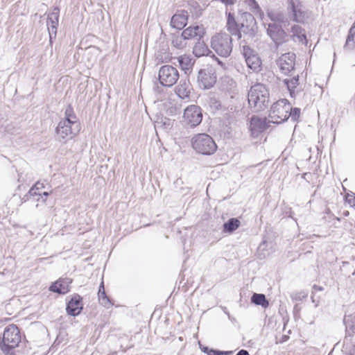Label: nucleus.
<instances>
[{
  "label": "nucleus",
  "mask_w": 355,
  "mask_h": 355,
  "mask_svg": "<svg viewBox=\"0 0 355 355\" xmlns=\"http://www.w3.org/2000/svg\"><path fill=\"white\" fill-rule=\"evenodd\" d=\"M223 311H224V313H225V314H227V315L228 318L230 319V318H231V315H230V313L227 311V308H226V307H225V308L223 309Z\"/></svg>",
  "instance_id": "09e8293b"
},
{
  "label": "nucleus",
  "mask_w": 355,
  "mask_h": 355,
  "mask_svg": "<svg viewBox=\"0 0 355 355\" xmlns=\"http://www.w3.org/2000/svg\"><path fill=\"white\" fill-rule=\"evenodd\" d=\"M83 298L78 294H75L67 304L66 311L68 315L71 316L78 315L83 309Z\"/></svg>",
  "instance_id": "dca6fc26"
},
{
  "label": "nucleus",
  "mask_w": 355,
  "mask_h": 355,
  "mask_svg": "<svg viewBox=\"0 0 355 355\" xmlns=\"http://www.w3.org/2000/svg\"><path fill=\"white\" fill-rule=\"evenodd\" d=\"M198 86L204 89L211 88L216 82V76L213 69L207 68L200 69L198 74Z\"/></svg>",
  "instance_id": "9b49d317"
},
{
  "label": "nucleus",
  "mask_w": 355,
  "mask_h": 355,
  "mask_svg": "<svg viewBox=\"0 0 355 355\" xmlns=\"http://www.w3.org/2000/svg\"><path fill=\"white\" fill-rule=\"evenodd\" d=\"M188 13L185 10H180L173 15L171 19V26L176 29H182L187 24Z\"/></svg>",
  "instance_id": "a211bd4d"
},
{
  "label": "nucleus",
  "mask_w": 355,
  "mask_h": 355,
  "mask_svg": "<svg viewBox=\"0 0 355 355\" xmlns=\"http://www.w3.org/2000/svg\"><path fill=\"white\" fill-rule=\"evenodd\" d=\"M193 148L198 153L211 155L217 150L214 139L206 133L198 134L191 139Z\"/></svg>",
  "instance_id": "20e7f679"
},
{
  "label": "nucleus",
  "mask_w": 355,
  "mask_h": 355,
  "mask_svg": "<svg viewBox=\"0 0 355 355\" xmlns=\"http://www.w3.org/2000/svg\"><path fill=\"white\" fill-rule=\"evenodd\" d=\"M287 11L291 19L297 23L304 21L306 14L303 10V6L300 0H286Z\"/></svg>",
  "instance_id": "9d476101"
},
{
  "label": "nucleus",
  "mask_w": 355,
  "mask_h": 355,
  "mask_svg": "<svg viewBox=\"0 0 355 355\" xmlns=\"http://www.w3.org/2000/svg\"><path fill=\"white\" fill-rule=\"evenodd\" d=\"M268 128L266 120L257 116H252L250 121V130L252 135H259Z\"/></svg>",
  "instance_id": "aec40b11"
},
{
  "label": "nucleus",
  "mask_w": 355,
  "mask_h": 355,
  "mask_svg": "<svg viewBox=\"0 0 355 355\" xmlns=\"http://www.w3.org/2000/svg\"><path fill=\"white\" fill-rule=\"evenodd\" d=\"M241 28H246L247 31H253L256 26V20L254 16L248 12L241 14Z\"/></svg>",
  "instance_id": "5701e85b"
},
{
  "label": "nucleus",
  "mask_w": 355,
  "mask_h": 355,
  "mask_svg": "<svg viewBox=\"0 0 355 355\" xmlns=\"http://www.w3.org/2000/svg\"><path fill=\"white\" fill-rule=\"evenodd\" d=\"M208 49L205 44L201 42H198L195 44L193 53L196 57H200L206 54Z\"/></svg>",
  "instance_id": "f704fd0d"
},
{
  "label": "nucleus",
  "mask_w": 355,
  "mask_h": 355,
  "mask_svg": "<svg viewBox=\"0 0 355 355\" xmlns=\"http://www.w3.org/2000/svg\"><path fill=\"white\" fill-rule=\"evenodd\" d=\"M243 55L248 68L254 72H258L261 69V60L258 54L248 46L243 48Z\"/></svg>",
  "instance_id": "4468645a"
},
{
  "label": "nucleus",
  "mask_w": 355,
  "mask_h": 355,
  "mask_svg": "<svg viewBox=\"0 0 355 355\" xmlns=\"http://www.w3.org/2000/svg\"><path fill=\"white\" fill-rule=\"evenodd\" d=\"M21 340V334L17 325L10 324L3 331L0 347L3 352L8 353L19 345Z\"/></svg>",
  "instance_id": "39448f33"
},
{
  "label": "nucleus",
  "mask_w": 355,
  "mask_h": 355,
  "mask_svg": "<svg viewBox=\"0 0 355 355\" xmlns=\"http://www.w3.org/2000/svg\"><path fill=\"white\" fill-rule=\"evenodd\" d=\"M184 40L183 37H182V35L180 36H177L176 37L173 38L172 40V43L174 46L178 48V49H182L186 45L185 43L183 42Z\"/></svg>",
  "instance_id": "4c0bfd02"
},
{
  "label": "nucleus",
  "mask_w": 355,
  "mask_h": 355,
  "mask_svg": "<svg viewBox=\"0 0 355 355\" xmlns=\"http://www.w3.org/2000/svg\"><path fill=\"white\" fill-rule=\"evenodd\" d=\"M251 302L263 308H267L269 306V302L265 295L261 293H254L251 297Z\"/></svg>",
  "instance_id": "2f4dec72"
},
{
  "label": "nucleus",
  "mask_w": 355,
  "mask_h": 355,
  "mask_svg": "<svg viewBox=\"0 0 355 355\" xmlns=\"http://www.w3.org/2000/svg\"><path fill=\"white\" fill-rule=\"evenodd\" d=\"M301 110L298 107L292 108L291 107V110H289L287 115V120L290 118L291 120L293 122H296L298 121L300 116Z\"/></svg>",
  "instance_id": "e433bc0d"
},
{
  "label": "nucleus",
  "mask_w": 355,
  "mask_h": 355,
  "mask_svg": "<svg viewBox=\"0 0 355 355\" xmlns=\"http://www.w3.org/2000/svg\"><path fill=\"white\" fill-rule=\"evenodd\" d=\"M62 121L72 123H79L71 105H68L65 108L64 118Z\"/></svg>",
  "instance_id": "473e14b6"
},
{
  "label": "nucleus",
  "mask_w": 355,
  "mask_h": 355,
  "mask_svg": "<svg viewBox=\"0 0 355 355\" xmlns=\"http://www.w3.org/2000/svg\"><path fill=\"white\" fill-rule=\"evenodd\" d=\"M184 122L191 128L198 125L202 120L201 108L196 105H191L184 109L183 115Z\"/></svg>",
  "instance_id": "1a4fd4ad"
},
{
  "label": "nucleus",
  "mask_w": 355,
  "mask_h": 355,
  "mask_svg": "<svg viewBox=\"0 0 355 355\" xmlns=\"http://www.w3.org/2000/svg\"><path fill=\"white\" fill-rule=\"evenodd\" d=\"M283 82L286 85L290 96L292 98L295 97V88L299 85V75L294 76L291 78H285Z\"/></svg>",
  "instance_id": "a878e982"
},
{
  "label": "nucleus",
  "mask_w": 355,
  "mask_h": 355,
  "mask_svg": "<svg viewBox=\"0 0 355 355\" xmlns=\"http://www.w3.org/2000/svg\"><path fill=\"white\" fill-rule=\"evenodd\" d=\"M343 322L345 325L346 336L343 340L342 352L346 355H354L355 342L354 340V334H355V316L352 313H346Z\"/></svg>",
  "instance_id": "f03ea898"
},
{
  "label": "nucleus",
  "mask_w": 355,
  "mask_h": 355,
  "mask_svg": "<svg viewBox=\"0 0 355 355\" xmlns=\"http://www.w3.org/2000/svg\"><path fill=\"white\" fill-rule=\"evenodd\" d=\"M241 225L240 220L236 218H230L223 224V232L224 233L231 234L237 230Z\"/></svg>",
  "instance_id": "bb28decb"
},
{
  "label": "nucleus",
  "mask_w": 355,
  "mask_h": 355,
  "mask_svg": "<svg viewBox=\"0 0 355 355\" xmlns=\"http://www.w3.org/2000/svg\"><path fill=\"white\" fill-rule=\"evenodd\" d=\"M45 187L43 182H37L29 190L28 193L24 196V201L28 200V197H37L42 196L41 191Z\"/></svg>",
  "instance_id": "cd10ccee"
},
{
  "label": "nucleus",
  "mask_w": 355,
  "mask_h": 355,
  "mask_svg": "<svg viewBox=\"0 0 355 355\" xmlns=\"http://www.w3.org/2000/svg\"><path fill=\"white\" fill-rule=\"evenodd\" d=\"M290 110L291 104L286 98L274 103L269 112L270 122L279 124L287 121V115Z\"/></svg>",
  "instance_id": "423d86ee"
},
{
  "label": "nucleus",
  "mask_w": 355,
  "mask_h": 355,
  "mask_svg": "<svg viewBox=\"0 0 355 355\" xmlns=\"http://www.w3.org/2000/svg\"><path fill=\"white\" fill-rule=\"evenodd\" d=\"M6 120L3 117L0 116V132H3V128L6 125Z\"/></svg>",
  "instance_id": "37998d69"
},
{
  "label": "nucleus",
  "mask_w": 355,
  "mask_h": 355,
  "mask_svg": "<svg viewBox=\"0 0 355 355\" xmlns=\"http://www.w3.org/2000/svg\"><path fill=\"white\" fill-rule=\"evenodd\" d=\"M236 355H250V354L245 349H241L237 352Z\"/></svg>",
  "instance_id": "c03bdc74"
},
{
  "label": "nucleus",
  "mask_w": 355,
  "mask_h": 355,
  "mask_svg": "<svg viewBox=\"0 0 355 355\" xmlns=\"http://www.w3.org/2000/svg\"><path fill=\"white\" fill-rule=\"evenodd\" d=\"M101 291H105L103 281H102L101 283L100 284L98 293H101Z\"/></svg>",
  "instance_id": "a18cd8bd"
},
{
  "label": "nucleus",
  "mask_w": 355,
  "mask_h": 355,
  "mask_svg": "<svg viewBox=\"0 0 355 355\" xmlns=\"http://www.w3.org/2000/svg\"><path fill=\"white\" fill-rule=\"evenodd\" d=\"M334 58L336 57V53H334ZM335 62V59L334 60V62Z\"/></svg>",
  "instance_id": "3c124183"
},
{
  "label": "nucleus",
  "mask_w": 355,
  "mask_h": 355,
  "mask_svg": "<svg viewBox=\"0 0 355 355\" xmlns=\"http://www.w3.org/2000/svg\"><path fill=\"white\" fill-rule=\"evenodd\" d=\"M248 103L254 112H259L268 107L269 103V92L261 83L251 87L248 95Z\"/></svg>",
  "instance_id": "f257e3e1"
},
{
  "label": "nucleus",
  "mask_w": 355,
  "mask_h": 355,
  "mask_svg": "<svg viewBox=\"0 0 355 355\" xmlns=\"http://www.w3.org/2000/svg\"><path fill=\"white\" fill-rule=\"evenodd\" d=\"M355 22H354L349 29V35L346 40V42L344 45L345 51H352L355 48V41H354V35H355Z\"/></svg>",
  "instance_id": "c85d7f7f"
},
{
  "label": "nucleus",
  "mask_w": 355,
  "mask_h": 355,
  "mask_svg": "<svg viewBox=\"0 0 355 355\" xmlns=\"http://www.w3.org/2000/svg\"><path fill=\"white\" fill-rule=\"evenodd\" d=\"M267 33L277 46L287 41L288 35L279 24H269Z\"/></svg>",
  "instance_id": "2eb2a0df"
},
{
  "label": "nucleus",
  "mask_w": 355,
  "mask_h": 355,
  "mask_svg": "<svg viewBox=\"0 0 355 355\" xmlns=\"http://www.w3.org/2000/svg\"><path fill=\"white\" fill-rule=\"evenodd\" d=\"M295 54L291 52L282 55L277 60L280 71L285 75L292 76L295 69Z\"/></svg>",
  "instance_id": "f8f14e48"
},
{
  "label": "nucleus",
  "mask_w": 355,
  "mask_h": 355,
  "mask_svg": "<svg viewBox=\"0 0 355 355\" xmlns=\"http://www.w3.org/2000/svg\"><path fill=\"white\" fill-rule=\"evenodd\" d=\"M60 8L54 7L53 10L47 15L46 26L49 35V42L52 44L55 39L59 21Z\"/></svg>",
  "instance_id": "ddd939ff"
},
{
  "label": "nucleus",
  "mask_w": 355,
  "mask_h": 355,
  "mask_svg": "<svg viewBox=\"0 0 355 355\" xmlns=\"http://www.w3.org/2000/svg\"><path fill=\"white\" fill-rule=\"evenodd\" d=\"M203 28L199 26H189L182 33L184 40L195 39L199 40L203 35Z\"/></svg>",
  "instance_id": "6ab92c4d"
},
{
  "label": "nucleus",
  "mask_w": 355,
  "mask_h": 355,
  "mask_svg": "<svg viewBox=\"0 0 355 355\" xmlns=\"http://www.w3.org/2000/svg\"><path fill=\"white\" fill-rule=\"evenodd\" d=\"M41 194H42V196H37V198H36V200L40 201V200L42 199V201L45 202L46 198L50 195V193L47 192V191H44V192L41 193Z\"/></svg>",
  "instance_id": "79ce46f5"
},
{
  "label": "nucleus",
  "mask_w": 355,
  "mask_h": 355,
  "mask_svg": "<svg viewBox=\"0 0 355 355\" xmlns=\"http://www.w3.org/2000/svg\"><path fill=\"white\" fill-rule=\"evenodd\" d=\"M245 2L248 4L252 12L255 15H258L261 18L263 17V12L256 0H245Z\"/></svg>",
  "instance_id": "72a5a7b5"
},
{
  "label": "nucleus",
  "mask_w": 355,
  "mask_h": 355,
  "mask_svg": "<svg viewBox=\"0 0 355 355\" xmlns=\"http://www.w3.org/2000/svg\"><path fill=\"white\" fill-rule=\"evenodd\" d=\"M345 203L348 204L351 207H355V196L346 195L345 197Z\"/></svg>",
  "instance_id": "ea45409f"
},
{
  "label": "nucleus",
  "mask_w": 355,
  "mask_h": 355,
  "mask_svg": "<svg viewBox=\"0 0 355 355\" xmlns=\"http://www.w3.org/2000/svg\"><path fill=\"white\" fill-rule=\"evenodd\" d=\"M179 77L178 69L171 65H164L159 70L158 80L164 87H171L173 86L177 83Z\"/></svg>",
  "instance_id": "0eeeda50"
},
{
  "label": "nucleus",
  "mask_w": 355,
  "mask_h": 355,
  "mask_svg": "<svg viewBox=\"0 0 355 355\" xmlns=\"http://www.w3.org/2000/svg\"><path fill=\"white\" fill-rule=\"evenodd\" d=\"M98 301L101 305L105 308H110L112 306L110 299L107 295L105 291H101L98 293Z\"/></svg>",
  "instance_id": "c9c22d12"
},
{
  "label": "nucleus",
  "mask_w": 355,
  "mask_h": 355,
  "mask_svg": "<svg viewBox=\"0 0 355 355\" xmlns=\"http://www.w3.org/2000/svg\"><path fill=\"white\" fill-rule=\"evenodd\" d=\"M268 18L275 22L283 23L285 20L284 13L279 10H268L267 11Z\"/></svg>",
  "instance_id": "7c9ffc66"
},
{
  "label": "nucleus",
  "mask_w": 355,
  "mask_h": 355,
  "mask_svg": "<svg viewBox=\"0 0 355 355\" xmlns=\"http://www.w3.org/2000/svg\"><path fill=\"white\" fill-rule=\"evenodd\" d=\"M313 288L315 291H320L323 290L322 287H321L320 286H318V285H315V284L313 285Z\"/></svg>",
  "instance_id": "49530a36"
},
{
  "label": "nucleus",
  "mask_w": 355,
  "mask_h": 355,
  "mask_svg": "<svg viewBox=\"0 0 355 355\" xmlns=\"http://www.w3.org/2000/svg\"><path fill=\"white\" fill-rule=\"evenodd\" d=\"M191 86L188 80L182 79L175 88V92L181 99L189 98Z\"/></svg>",
  "instance_id": "412c9836"
},
{
  "label": "nucleus",
  "mask_w": 355,
  "mask_h": 355,
  "mask_svg": "<svg viewBox=\"0 0 355 355\" xmlns=\"http://www.w3.org/2000/svg\"><path fill=\"white\" fill-rule=\"evenodd\" d=\"M292 36L293 37H297L298 41L302 42V44H307V39L305 33H304V30L299 25H294L291 28Z\"/></svg>",
  "instance_id": "c756f323"
},
{
  "label": "nucleus",
  "mask_w": 355,
  "mask_h": 355,
  "mask_svg": "<svg viewBox=\"0 0 355 355\" xmlns=\"http://www.w3.org/2000/svg\"><path fill=\"white\" fill-rule=\"evenodd\" d=\"M178 62L182 71L185 73H189L193 68L194 61L193 59L187 55H181L178 58Z\"/></svg>",
  "instance_id": "b1692460"
},
{
  "label": "nucleus",
  "mask_w": 355,
  "mask_h": 355,
  "mask_svg": "<svg viewBox=\"0 0 355 355\" xmlns=\"http://www.w3.org/2000/svg\"><path fill=\"white\" fill-rule=\"evenodd\" d=\"M71 282L72 280L69 278H60L50 286L49 291L58 294H66L70 291Z\"/></svg>",
  "instance_id": "f3484780"
},
{
  "label": "nucleus",
  "mask_w": 355,
  "mask_h": 355,
  "mask_svg": "<svg viewBox=\"0 0 355 355\" xmlns=\"http://www.w3.org/2000/svg\"><path fill=\"white\" fill-rule=\"evenodd\" d=\"M80 130V123H72L61 120L55 130L60 141L72 139Z\"/></svg>",
  "instance_id": "6e6552de"
},
{
  "label": "nucleus",
  "mask_w": 355,
  "mask_h": 355,
  "mask_svg": "<svg viewBox=\"0 0 355 355\" xmlns=\"http://www.w3.org/2000/svg\"><path fill=\"white\" fill-rule=\"evenodd\" d=\"M3 132H6L8 134L13 135L16 133L15 128L12 123L6 124L3 128Z\"/></svg>",
  "instance_id": "a19ab883"
},
{
  "label": "nucleus",
  "mask_w": 355,
  "mask_h": 355,
  "mask_svg": "<svg viewBox=\"0 0 355 355\" xmlns=\"http://www.w3.org/2000/svg\"><path fill=\"white\" fill-rule=\"evenodd\" d=\"M343 214H344L345 216H348L349 212H348L347 211H345V212L343 213Z\"/></svg>",
  "instance_id": "8fccbe9b"
},
{
  "label": "nucleus",
  "mask_w": 355,
  "mask_h": 355,
  "mask_svg": "<svg viewBox=\"0 0 355 355\" xmlns=\"http://www.w3.org/2000/svg\"><path fill=\"white\" fill-rule=\"evenodd\" d=\"M233 353L232 351H220L218 349H210L209 352H207L208 355H232Z\"/></svg>",
  "instance_id": "58836bf2"
},
{
  "label": "nucleus",
  "mask_w": 355,
  "mask_h": 355,
  "mask_svg": "<svg viewBox=\"0 0 355 355\" xmlns=\"http://www.w3.org/2000/svg\"><path fill=\"white\" fill-rule=\"evenodd\" d=\"M216 103H218V106H220V104L218 102H216Z\"/></svg>",
  "instance_id": "864d4df0"
},
{
  "label": "nucleus",
  "mask_w": 355,
  "mask_h": 355,
  "mask_svg": "<svg viewBox=\"0 0 355 355\" xmlns=\"http://www.w3.org/2000/svg\"><path fill=\"white\" fill-rule=\"evenodd\" d=\"M166 112L168 115L175 116L182 112L181 103L175 101H168L165 105Z\"/></svg>",
  "instance_id": "393cba45"
},
{
  "label": "nucleus",
  "mask_w": 355,
  "mask_h": 355,
  "mask_svg": "<svg viewBox=\"0 0 355 355\" xmlns=\"http://www.w3.org/2000/svg\"><path fill=\"white\" fill-rule=\"evenodd\" d=\"M355 275V270L354 272H352V275Z\"/></svg>",
  "instance_id": "603ef678"
},
{
  "label": "nucleus",
  "mask_w": 355,
  "mask_h": 355,
  "mask_svg": "<svg viewBox=\"0 0 355 355\" xmlns=\"http://www.w3.org/2000/svg\"><path fill=\"white\" fill-rule=\"evenodd\" d=\"M226 28L231 35L237 36L238 39L241 37V33L233 13L228 12Z\"/></svg>",
  "instance_id": "4be33fe9"
},
{
  "label": "nucleus",
  "mask_w": 355,
  "mask_h": 355,
  "mask_svg": "<svg viewBox=\"0 0 355 355\" xmlns=\"http://www.w3.org/2000/svg\"><path fill=\"white\" fill-rule=\"evenodd\" d=\"M209 350H210V349L208 347H204L203 348H202V351L206 354L209 352Z\"/></svg>",
  "instance_id": "de8ad7c7"
},
{
  "label": "nucleus",
  "mask_w": 355,
  "mask_h": 355,
  "mask_svg": "<svg viewBox=\"0 0 355 355\" xmlns=\"http://www.w3.org/2000/svg\"><path fill=\"white\" fill-rule=\"evenodd\" d=\"M211 46L220 57L227 58L230 55L232 49V39L226 33H220L211 37Z\"/></svg>",
  "instance_id": "7ed1b4c3"
}]
</instances>
